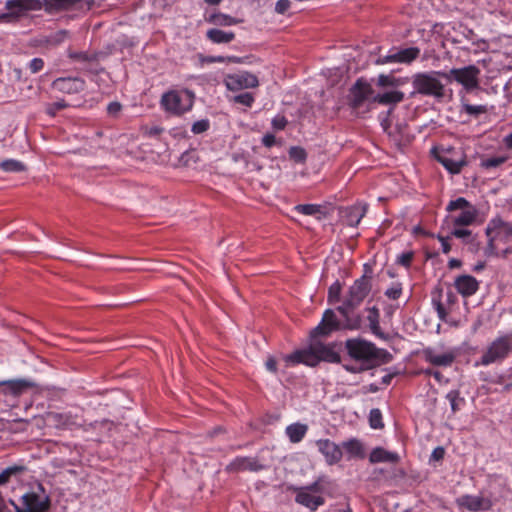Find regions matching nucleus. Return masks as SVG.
Segmentation results:
<instances>
[{"mask_svg":"<svg viewBox=\"0 0 512 512\" xmlns=\"http://www.w3.org/2000/svg\"><path fill=\"white\" fill-rule=\"evenodd\" d=\"M276 365H277L276 360L273 357H269L265 362L266 369L272 373H276V371H277Z\"/></svg>","mask_w":512,"mask_h":512,"instance_id":"58","label":"nucleus"},{"mask_svg":"<svg viewBox=\"0 0 512 512\" xmlns=\"http://www.w3.org/2000/svg\"><path fill=\"white\" fill-rule=\"evenodd\" d=\"M371 95L372 88L370 84L362 79L357 80L351 89L350 102L352 107H360Z\"/></svg>","mask_w":512,"mask_h":512,"instance_id":"19","label":"nucleus"},{"mask_svg":"<svg viewBox=\"0 0 512 512\" xmlns=\"http://www.w3.org/2000/svg\"><path fill=\"white\" fill-rule=\"evenodd\" d=\"M398 80L390 75L381 74L378 77L377 84L381 87L396 86Z\"/></svg>","mask_w":512,"mask_h":512,"instance_id":"49","label":"nucleus"},{"mask_svg":"<svg viewBox=\"0 0 512 512\" xmlns=\"http://www.w3.org/2000/svg\"><path fill=\"white\" fill-rule=\"evenodd\" d=\"M420 55L418 47H408L404 49L392 48L384 56L378 58V64L400 63L410 64Z\"/></svg>","mask_w":512,"mask_h":512,"instance_id":"12","label":"nucleus"},{"mask_svg":"<svg viewBox=\"0 0 512 512\" xmlns=\"http://www.w3.org/2000/svg\"><path fill=\"white\" fill-rule=\"evenodd\" d=\"M0 385L5 386L6 394H10L12 396H19L27 388L31 387L33 384L24 379H17V380L3 381L0 383Z\"/></svg>","mask_w":512,"mask_h":512,"instance_id":"27","label":"nucleus"},{"mask_svg":"<svg viewBox=\"0 0 512 512\" xmlns=\"http://www.w3.org/2000/svg\"><path fill=\"white\" fill-rule=\"evenodd\" d=\"M370 426L373 429H380L384 426L382 422V414L379 409H372L369 414Z\"/></svg>","mask_w":512,"mask_h":512,"instance_id":"44","label":"nucleus"},{"mask_svg":"<svg viewBox=\"0 0 512 512\" xmlns=\"http://www.w3.org/2000/svg\"><path fill=\"white\" fill-rule=\"evenodd\" d=\"M211 21L219 26H231L241 22V20L231 17L227 14L217 13L211 16Z\"/></svg>","mask_w":512,"mask_h":512,"instance_id":"35","label":"nucleus"},{"mask_svg":"<svg viewBox=\"0 0 512 512\" xmlns=\"http://www.w3.org/2000/svg\"><path fill=\"white\" fill-rule=\"evenodd\" d=\"M425 374L433 376L435 378V380L438 381L439 383H442L443 381H445V382L447 381V380H445L443 374L437 370L427 369V370H425Z\"/></svg>","mask_w":512,"mask_h":512,"instance_id":"57","label":"nucleus"},{"mask_svg":"<svg viewBox=\"0 0 512 512\" xmlns=\"http://www.w3.org/2000/svg\"><path fill=\"white\" fill-rule=\"evenodd\" d=\"M295 500L297 503L311 510H316L324 503V499L321 496L312 494L309 487L299 489Z\"/></svg>","mask_w":512,"mask_h":512,"instance_id":"23","label":"nucleus"},{"mask_svg":"<svg viewBox=\"0 0 512 512\" xmlns=\"http://www.w3.org/2000/svg\"><path fill=\"white\" fill-rule=\"evenodd\" d=\"M59 9H71L80 6L81 0H49Z\"/></svg>","mask_w":512,"mask_h":512,"instance_id":"46","label":"nucleus"},{"mask_svg":"<svg viewBox=\"0 0 512 512\" xmlns=\"http://www.w3.org/2000/svg\"><path fill=\"white\" fill-rule=\"evenodd\" d=\"M210 127V122L208 119H201L193 123L191 127V131L194 134H201L206 132Z\"/></svg>","mask_w":512,"mask_h":512,"instance_id":"47","label":"nucleus"},{"mask_svg":"<svg viewBox=\"0 0 512 512\" xmlns=\"http://www.w3.org/2000/svg\"><path fill=\"white\" fill-rule=\"evenodd\" d=\"M343 449L350 458H364L365 453L362 443L357 439H350L342 443Z\"/></svg>","mask_w":512,"mask_h":512,"instance_id":"29","label":"nucleus"},{"mask_svg":"<svg viewBox=\"0 0 512 512\" xmlns=\"http://www.w3.org/2000/svg\"><path fill=\"white\" fill-rule=\"evenodd\" d=\"M287 124V120L284 116H276L272 120V126L276 130H283Z\"/></svg>","mask_w":512,"mask_h":512,"instance_id":"55","label":"nucleus"},{"mask_svg":"<svg viewBox=\"0 0 512 512\" xmlns=\"http://www.w3.org/2000/svg\"><path fill=\"white\" fill-rule=\"evenodd\" d=\"M512 352V338L510 335H501L495 338L483 351L481 357L475 362V367L489 366L503 362Z\"/></svg>","mask_w":512,"mask_h":512,"instance_id":"5","label":"nucleus"},{"mask_svg":"<svg viewBox=\"0 0 512 512\" xmlns=\"http://www.w3.org/2000/svg\"><path fill=\"white\" fill-rule=\"evenodd\" d=\"M121 109L122 105L117 101L110 102L107 106L108 114L113 117L117 116L120 113Z\"/></svg>","mask_w":512,"mask_h":512,"instance_id":"54","label":"nucleus"},{"mask_svg":"<svg viewBox=\"0 0 512 512\" xmlns=\"http://www.w3.org/2000/svg\"><path fill=\"white\" fill-rule=\"evenodd\" d=\"M266 466L259 462L255 457H236L226 467L228 472L251 471L258 472L265 469Z\"/></svg>","mask_w":512,"mask_h":512,"instance_id":"16","label":"nucleus"},{"mask_svg":"<svg viewBox=\"0 0 512 512\" xmlns=\"http://www.w3.org/2000/svg\"><path fill=\"white\" fill-rule=\"evenodd\" d=\"M348 354L355 360L373 364H387L392 361V355L385 349L377 348L373 343L362 339L346 341Z\"/></svg>","mask_w":512,"mask_h":512,"instance_id":"2","label":"nucleus"},{"mask_svg":"<svg viewBox=\"0 0 512 512\" xmlns=\"http://www.w3.org/2000/svg\"><path fill=\"white\" fill-rule=\"evenodd\" d=\"M0 168L5 172H21L25 170V165L15 159H7L0 163Z\"/></svg>","mask_w":512,"mask_h":512,"instance_id":"36","label":"nucleus"},{"mask_svg":"<svg viewBox=\"0 0 512 512\" xmlns=\"http://www.w3.org/2000/svg\"><path fill=\"white\" fill-rule=\"evenodd\" d=\"M461 111L466 113L469 116L478 117L481 114H485L488 111L486 105H472L467 102V100L462 97L461 99Z\"/></svg>","mask_w":512,"mask_h":512,"instance_id":"32","label":"nucleus"},{"mask_svg":"<svg viewBox=\"0 0 512 512\" xmlns=\"http://www.w3.org/2000/svg\"><path fill=\"white\" fill-rule=\"evenodd\" d=\"M451 237H452L451 234L448 236H442V235L437 236L439 242L441 243L442 252L444 254H448L451 251V245H450Z\"/></svg>","mask_w":512,"mask_h":512,"instance_id":"51","label":"nucleus"},{"mask_svg":"<svg viewBox=\"0 0 512 512\" xmlns=\"http://www.w3.org/2000/svg\"><path fill=\"white\" fill-rule=\"evenodd\" d=\"M485 232L488 238L485 249L486 256H496L499 252L506 254L510 251L508 248L501 249L500 244H507L512 241V223L496 217L489 221Z\"/></svg>","mask_w":512,"mask_h":512,"instance_id":"3","label":"nucleus"},{"mask_svg":"<svg viewBox=\"0 0 512 512\" xmlns=\"http://www.w3.org/2000/svg\"><path fill=\"white\" fill-rule=\"evenodd\" d=\"M454 287L463 297H470L478 291L479 282L471 275H460L455 278Z\"/></svg>","mask_w":512,"mask_h":512,"instance_id":"20","label":"nucleus"},{"mask_svg":"<svg viewBox=\"0 0 512 512\" xmlns=\"http://www.w3.org/2000/svg\"><path fill=\"white\" fill-rule=\"evenodd\" d=\"M444 456V449L442 447H437L432 452V457L436 460L442 459Z\"/></svg>","mask_w":512,"mask_h":512,"instance_id":"61","label":"nucleus"},{"mask_svg":"<svg viewBox=\"0 0 512 512\" xmlns=\"http://www.w3.org/2000/svg\"><path fill=\"white\" fill-rule=\"evenodd\" d=\"M433 304H434V307L439 315V317L441 319H444L445 318V315H446V311H445V308L443 307L442 303L440 301H436L435 299L433 300Z\"/></svg>","mask_w":512,"mask_h":512,"instance_id":"60","label":"nucleus"},{"mask_svg":"<svg viewBox=\"0 0 512 512\" xmlns=\"http://www.w3.org/2000/svg\"><path fill=\"white\" fill-rule=\"evenodd\" d=\"M290 155H291V157H293L294 159H296L297 161H300V162L304 161L306 159V153L301 148H296V147L291 148Z\"/></svg>","mask_w":512,"mask_h":512,"instance_id":"56","label":"nucleus"},{"mask_svg":"<svg viewBox=\"0 0 512 512\" xmlns=\"http://www.w3.org/2000/svg\"><path fill=\"white\" fill-rule=\"evenodd\" d=\"M194 99V93L188 89H172L163 93L160 105L165 112L181 116L192 109Z\"/></svg>","mask_w":512,"mask_h":512,"instance_id":"4","label":"nucleus"},{"mask_svg":"<svg viewBox=\"0 0 512 512\" xmlns=\"http://www.w3.org/2000/svg\"><path fill=\"white\" fill-rule=\"evenodd\" d=\"M400 457L396 452L387 451L382 447L374 448L370 455L369 461L375 463H397Z\"/></svg>","mask_w":512,"mask_h":512,"instance_id":"24","label":"nucleus"},{"mask_svg":"<svg viewBox=\"0 0 512 512\" xmlns=\"http://www.w3.org/2000/svg\"><path fill=\"white\" fill-rule=\"evenodd\" d=\"M295 211L303 215H316L321 211V206L317 204H299L295 206Z\"/></svg>","mask_w":512,"mask_h":512,"instance_id":"39","label":"nucleus"},{"mask_svg":"<svg viewBox=\"0 0 512 512\" xmlns=\"http://www.w3.org/2000/svg\"><path fill=\"white\" fill-rule=\"evenodd\" d=\"M467 226H454L450 232L452 237L459 239H467L471 236V231L466 228Z\"/></svg>","mask_w":512,"mask_h":512,"instance_id":"48","label":"nucleus"},{"mask_svg":"<svg viewBox=\"0 0 512 512\" xmlns=\"http://www.w3.org/2000/svg\"><path fill=\"white\" fill-rule=\"evenodd\" d=\"M446 210L450 213L460 210L459 214H452L448 218L453 226H471L476 222L479 214L478 209L464 197L451 200Z\"/></svg>","mask_w":512,"mask_h":512,"instance_id":"6","label":"nucleus"},{"mask_svg":"<svg viewBox=\"0 0 512 512\" xmlns=\"http://www.w3.org/2000/svg\"><path fill=\"white\" fill-rule=\"evenodd\" d=\"M503 143L507 148L512 149V133L504 137Z\"/></svg>","mask_w":512,"mask_h":512,"instance_id":"64","label":"nucleus"},{"mask_svg":"<svg viewBox=\"0 0 512 512\" xmlns=\"http://www.w3.org/2000/svg\"><path fill=\"white\" fill-rule=\"evenodd\" d=\"M423 356L426 362L434 366L450 367L458 356V350L443 346L427 347L423 350Z\"/></svg>","mask_w":512,"mask_h":512,"instance_id":"10","label":"nucleus"},{"mask_svg":"<svg viewBox=\"0 0 512 512\" xmlns=\"http://www.w3.org/2000/svg\"><path fill=\"white\" fill-rule=\"evenodd\" d=\"M223 83L227 90L232 92L256 88L259 86L257 76L248 71H238L227 74L223 79Z\"/></svg>","mask_w":512,"mask_h":512,"instance_id":"11","label":"nucleus"},{"mask_svg":"<svg viewBox=\"0 0 512 512\" xmlns=\"http://www.w3.org/2000/svg\"><path fill=\"white\" fill-rule=\"evenodd\" d=\"M262 143L266 147H272L275 144V136L273 134H266L262 138Z\"/></svg>","mask_w":512,"mask_h":512,"instance_id":"59","label":"nucleus"},{"mask_svg":"<svg viewBox=\"0 0 512 512\" xmlns=\"http://www.w3.org/2000/svg\"><path fill=\"white\" fill-rule=\"evenodd\" d=\"M443 73H441L442 75ZM440 72L417 73L413 76L412 85L415 93L441 98L444 96V85L437 78Z\"/></svg>","mask_w":512,"mask_h":512,"instance_id":"9","label":"nucleus"},{"mask_svg":"<svg viewBox=\"0 0 512 512\" xmlns=\"http://www.w3.org/2000/svg\"><path fill=\"white\" fill-rule=\"evenodd\" d=\"M506 160L505 156H493L482 159L480 165L482 168L490 170L502 165Z\"/></svg>","mask_w":512,"mask_h":512,"instance_id":"37","label":"nucleus"},{"mask_svg":"<svg viewBox=\"0 0 512 512\" xmlns=\"http://www.w3.org/2000/svg\"><path fill=\"white\" fill-rule=\"evenodd\" d=\"M342 319L336 316L334 310L327 309L322 317L321 322L316 326L311 336L316 338L317 336H326L333 331L337 330H355L360 327L361 318L355 313H350L346 310V314L340 313Z\"/></svg>","mask_w":512,"mask_h":512,"instance_id":"1","label":"nucleus"},{"mask_svg":"<svg viewBox=\"0 0 512 512\" xmlns=\"http://www.w3.org/2000/svg\"><path fill=\"white\" fill-rule=\"evenodd\" d=\"M461 261L459 259H456V258H452L449 260L448 262V267L453 269V268H459L461 266Z\"/></svg>","mask_w":512,"mask_h":512,"instance_id":"63","label":"nucleus"},{"mask_svg":"<svg viewBox=\"0 0 512 512\" xmlns=\"http://www.w3.org/2000/svg\"><path fill=\"white\" fill-rule=\"evenodd\" d=\"M437 160L451 173L458 174L461 172L462 168L467 164L465 155L462 153H445L443 155H439Z\"/></svg>","mask_w":512,"mask_h":512,"instance_id":"21","label":"nucleus"},{"mask_svg":"<svg viewBox=\"0 0 512 512\" xmlns=\"http://www.w3.org/2000/svg\"><path fill=\"white\" fill-rule=\"evenodd\" d=\"M446 399L449 401L453 413H456L460 409L459 403L464 402V399L460 397L459 390L449 391L446 395Z\"/></svg>","mask_w":512,"mask_h":512,"instance_id":"38","label":"nucleus"},{"mask_svg":"<svg viewBox=\"0 0 512 512\" xmlns=\"http://www.w3.org/2000/svg\"><path fill=\"white\" fill-rule=\"evenodd\" d=\"M342 286L339 281H335L328 289V302L334 304L340 300Z\"/></svg>","mask_w":512,"mask_h":512,"instance_id":"40","label":"nucleus"},{"mask_svg":"<svg viewBox=\"0 0 512 512\" xmlns=\"http://www.w3.org/2000/svg\"><path fill=\"white\" fill-rule=\"evenodd\" d=\"M456 503L459 508L470 512H483L491 509L492 502L488 498L479 495L465 494L457 498Z\"/></svg>","mask_w":512,"mask_h":512,"instance_id":"13","label":"nucleus"},{"mask_svg":"<svg viewBox=\"0 0 512 512\" xmlns=\"http://www.w3.org/2000/svg\"><path fill=\"white\" fill-rule=\"evenodd\" d=\"M290 8L289 0H278L275 4V12L278 14H285Z\"/></svg>","mask_w":512,"mask_h":512,"instance_id":"53","label":"nucleus"},{"mask_svg":"<svg viewBox=\"0 0 512 512\" xmlns=\"http://www.w3.org/2000/svg\"><path fill=\"white\" fill-rule=\"evenodd\" d=\"M68 37V33L65 30H60L51 34L47 37L46 43L51 46H57L63 43Z\"/></svg>","mask_w":512,"mask_h":512,"instance_id":"42","label":"nucleus"},{"mask_svg":"<svg viewBox=\"0 0 512 512\" xmlns=\"http://www.w3.org/2000/svg\"><path fill=\"white\" fill-rule=\"evenodd\" d=\"M52 88L62 93L75 94L84 90L85 81L79 77H61L52 82Z\"/></svg>","mask_w":512,"mask_h":512,"instance_id":"17","label":"nucleus"},{"mask_svg":"<svg viewBox=\"0 0 512 512\" xmlns=\"http://www.w3.org/2000/svg\"><path fill=\"white\" fill-rule=\"evenodd\" d=\"M370 290V278L366 275L361 276L349 287L343 304L337 307V311L346 314V310H348L350 313H354L353 310L361 305Z\"/></svg>","mask_w":512,"mask_h":512,"instance_id":"7","label":"nucleus"},{"mask_svg":"<svg viewBox=\"0 0 512 512\" xmlns=\"http://www.w3.org/2000/svg\"><path fill=\"white\" fill-rule=\"evenodd\" d=\"M255 101L253 93L244 92L233 97V102L241 104L245 107H251Z\"/></svg>","mask_w":512,"mask_h":512,"instance_id":"43","label":"nucleus"},{"mask_svg":"<svg viewBox=\"0 0 512 512\" xmlns=\"http://www.w3.org/2000/svg\"><path fill=\"white\" fill-rule=\"evenodd\" d=\"M49 508V500L46 496L36 493H26L21 498V507H16L17 512H45Z\"/></svg>","mask_w":512,"mask_h":512,"instance_id":"14","label":"nucleus"},{"mask_svg":"<svg viewBox=\"0 0 512 512\" xmlns=\"http://www.w3.org/2000/svg\"><path fill=\"white\" fill-rule=\"evenodd\" d=\"M402 284L400 282H393L390 287H388L384 294L387 298L391 300H397L402 295Z\"/></svg>","mask_w":512,"mask_h":512,"instance_id":"41","label":"nucleus"},{"mask_svg":"<svg viewBox=\"0 0 512 512\" xmlns=\"http://www.w3.org/2000/svg\"><path fill=\"white\" fill-rule=\"evenodd\" d=\"M316 446L328 465H334L342 459V449L335 442L329 439H319L316 441Z\"/></svg>","mask_w":512,"mask_h":512,"instance_id":"15","label":"nucleus"},{"mask_svg":"<svg viewBox=\"0 0 512 512\" xmlns=\"http://www.w3.org/2000/svg\"><path fill=\"white\" fill-rule=\"evenodd\" d=\"M404 93L399 90L385 91L373 97V101L382 105H396L403 101Z\"/></svg>","mask_w":512,"mask_h":512,"instance_id":"26","label":"nucleus"},{"mask_svg":"<svg viewBox=\"0 0 512 512\" xmlns=\"http://www.w3.org/2000/svg\"><path fill=\"white\" fill-rule=\"evenodd\" d=\"M285 361L288 364H292V365L302 363V364H305V365L311 366V367H314L319 363L316 352H315L312 344L310 345V347L308 349L298 350V351H295V352L287 355L285 357Z\"/></svg>","mask_w":512,"mask_h":512,"instance_id":"18","label":"nucleus"},{"mask_svg":"<svg viewBox=\"0 0 512 512\" xmlns=\"http://www.w3.org/2000/svg\"><path fill=\"white\" fill-rule=\"evenodd\" d=\"M366 211V205L351 206L345 210L344 220L349 226L356 227L365 216Z\"/></svg>","mask_w":512,"mask_h":512,"instance_id":"25","label":"nucleus"},{"mask_svg":"<svg viewBox=\"0 0 512 512\" xmlns=\"http://www.w3.org/2000/svg\"><path fill=\"white\" fill-rule=\"evenodd\" d=\"M313 348L316 352L318 361H325L329 363H337L340 361V355L335 350V346L332 344H324L319 341L312 343Z\"/></svg>","mask_w":512,"mask_h":512,"instance_id":"22","label":"nucleus"},{"mask_svg":"<svg viewBox=\"0 0 512 512\" xmlns=\"http://www.w3.org/2000/svg\"><path fill=\"white\" fill-rule=\"evenodd\" d=\"M207 38L217 44L229 43L235 38V34L233 32L213 28L207 31Z\"/></svg>","mask_w":512,"mask_h":512,"instance_id":"31","label":"nucleus"},{"mask_svg":"<svg viewBox=\"0 0 512 512\" xmlns=\"http://www.w3.org/2000/svg\"><path fill=\"white\" fill-rule=\"evenodd\" d=\"M413 259L412 252H404L397 257V262L404 267H409Z\"/></svg>","mask_w":512,"mask_h":512,"instance_id":"52","label":"nucleus"},{"mask_svg":"<svg viewBox=\"0 0 512 512\" xmlns=\"http://www.w3.org/2000/svg\"><path fill=\"white\" fill-rule=\"evenodd\" d=\"M344 367L347 371L352 373H359L365 369L364 367L358 365H345Z\"/></svg>","mask_w":512,"mask_h":512,"instance_id":"62","label":"nucleus"},{"mask_svg":"<svg viewBox=\"0 0 512 512\" xmlns=\"http://www.w3.org/2000/svg\"><path fill=\"white\" fill-rule=\"evenodd\" d=\"M31 2L32 0H7L5 7L11 13H20L28 10Z\"/></svg>","mask_w":512,"mask_h":512,"instance_id":"34","label":"nucleus"},{"mask_svg":"<svg viewBox=\"0 0 512 512\" xmlns=\"http://www.w3.org/2000/svg\"><path fill=\"white\" fill-rule=\"evenodd\" d=\"M25 467L22 465H12L0 472V485L9 483L12 479L18 477L24 472Z\"/></svg>","mask_w":512,"mask_h":512,"instance_id":"30","label":"nucleus"},{"mask_svg":"<svg viewBox=\"0 0 512 512\" xmlns=\"http://www.w3.org/2000/svg\"><path fill=\"white\" fill-rule=\"evenodd\" d=\"M481 70L475 65H468L462 68H453L442 75L449 82H456L468 93L479 88Z\"/></svg>","mask_w":512,"mask_h":512,"instance_id":"8","label":"nucleus"},{"mask_svg":"<svg viewBox=\"0 0 512 512\" xmlns=\"http://www.w3.org/2000/svg\"><path fill=\"white\" fill-rule=\"evenodd\" d=\"M368 321L372 333L381 339H386L385 334L380 329L379 312L375 307L370 310Z\"/></svg>","mask_w":512,"mask_h":512,"instance_id":"33","label":"nucleus"},{"mask_svg":"<svg viewBox=\"0 0 512 512\" xmlns=\"http://www.w3.org/2000/svg\"><path fill=\"white\" fill-rule=\"evenodd\" d=\"M28 67H29L31 73H33V74L38 73L44 68V61L42 58H33L29 62Z\"/></svg>","mask_w":512,"mask_h":512,"instance_id":"50","label":"nucleus"},{"mask_svg":"<svg viewBox=\"0 0 512 512\" xmlns=\"http://www.w3.org/2000/svg\"><path fill=\"white\" fill-rule=\"evenodd\" d=\"M69 105L65 100H59L53 103H50L46 106V113L50 116H55L56 113L62 109L67 108Z\"/></svg>","mask_w":512,"mask_h":512,"instance_id":"45","label":"nucleus"},{"mask_svg":"<svg viewBox=\"0 0 512 512\" xmlns=\"http://www.w3.org/2000/svg\"><path fill=\"white\" fill-rule=\"evenodd\" d=\"M308 426L302 423H293L286 427V435L292 443H299L306 435Z\"/></svg>","mask_w":512,"mask_h":512,"instance_id":"28","label":"nucleus"}]
</instances>
